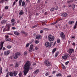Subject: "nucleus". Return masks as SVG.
I'll list each match as a JSON object with an SVG mask.
<instances>
[{
  "label": "nucleus",
  "mask_w": 77,
  "mask_h": 77,
  "mask_svg": "<svg viewBox=\"0 0 77 77\" xmlns=\"http://www.w3.org/2000/svg\"><path fill=\"white\" fill-rule=\"evenodd\" d=\"M30 65H31V63L29 61H27L24 65L23 73L25 75H26L29 72V68H30Z\"/></svg>",
  "instance_id": "nucleus-1"
},
{
  "label": "nucleus",
  "mask_w": 77,
  "mask_h": 77,
  "mask_svg": "<svg viewBox=\"0 0 77 77\" xmlns=\"http://www.w3.org/2000/svg\"><path fill=\"white\" fill-rule=\"evenodd\" d=\"M10 27H11V24L8 25V24L7 23L5 27L3 29V31L4 32H5V31H9Z\"/></svg>",
  "instance_id": "nucleus-2"
},
{
  "label": "nucleus",
  "mask_w": 77,
  "mask_h": 77,
  "mask_svg": "<svg viewBox=\"0 0 77 77\" xmlns=\"http://www.w3.org/2000/svg\"><path fill=\"white\" fill-rule=\"evenodd\" d=\"M48 38L49 41H53L54 40V36L50 35L48 36Z\"/></svg>",
  "instance_id": "nucleus-3"
},
{
  "label": "nucleus",
  "mask_w": 77,
  "mask_h": 77,
  "mask_svg": "<svg viewBox=\"0 0 77 77\" xmlns=\"http://www.w3.org/2000/svg\"><path fill=\"white\" fill-rule=\"evenodd\" d=\"M21 54V53L20 52H17L14 54V55L13 56V58L14 59H16L18 57V56H20Z\"/></svg>",
  "instance_id": "nucleus-4"
},
{
  "label": "nucleus",
  "mask_w": 77,
  "mask_h": 77,
  "mask_svg": "<svg viewBox=\"0 0 77 77\" xmlns=\"http://www.w3.org/2000/svg\"><path fill=\"white\" fill-rule=\"evenodd\" d=\"M69 56V55L68 54H64V56L62 57V58L64 59V60H66L68 59Z\"/></svg>",
  "instance_id": "nucleus-5"
},
{
  "label": "nucleus",
  "mask_w": 77,
  "mask_h": 77,
  "mask_svg": "<svg viewBox=\"0 0 77 77\" xmlns=\"http://www.w3.org/2000/svg\"><path fill=\"white\" fill-rule=\"evenodd\" d=\"M45 64L47 66H50L51 65V64L48 60H46L45 61Z\"/></svg>",
  "instance_id": "nucleus-6"
},
{
  "label": "nucleus",
  "mask_w": 77,
  "mask_h": 77,
  "mask_svg": "<svg viewBox=\"0 0 77 77\" xmlns=\"http://www.w3.org/2000/svg\"><path fill=\"white\" fill-rule=\"evenodd\" d=\"M45 45L46 47H51V44L48 42H46Z\"/></svg>",
  "instance_id": "nucleus-7"
},
{
  "label": "nucleus",
  "mask_w": 77,
  "mask_h": 77,
  "mask_svg": "<svg viewBox=\"0 0 77 77\" xmlns=\"http://www.w3.org/2000/svg\"><path fill=\"white\" fill-rule=\"evenodd\" d=\"M60 36L62 39H65V34L63 32H61L60 34Z\"/></svg>",
  "instance_id": "nucleus-8"
},
{
  "label": "nucleus",
  "mask_w": 77,
  "mask_h": 77,
  "mask_svg": "<svg viewBox=\"0 0 77 77\" xmlns=\"http://www.w3.org/2000/svg\"><path fill=\"white\" fill-rule=\"evenodd\" d=\"M61 15L62 17H67V16H68V14H67V13H63L61 14Z\"/></svg>",
  "instance_id": "nucleus-9"
},
{
  "label": "nucleus",
  "mask_w": 77,
  "mask_h": 77,
  "mask_svg": "<svg viewBox=\"0 0 77 77\" xmlns=\"http://www.w3.org/2000/svg\"><path fill=\"white\" fill-rule=\"evenodd\" d=\"M74 52V50L72 49H69V53H73Z\"/></svg>",
  "instance_id": "nucleus-10"
},
{
  "label": "nucleus",
  "mask_w": 77,
  "mask_h": 77,
  "mask_svg": "<svg viewBox=\"0 0 77 77\" xmlns=\"http://www.w3.org/2000/svg\"><path fill=\"white\" fill-rule=\"evenodd\" d=\"M9 53L10 52L9 51H5L4 54L5 55V56H8V55L9 54Z\"/></svg>",
  "instance_id": "nucleus-11"
},
{
  "label": "nucleus",
  "mask_w": 77,
  "mask_h": 77,
  "mask_svg": "<svg viewBox=\"0 0 77 77\" xmlns=\"http://www.w3.org/2000/svg\"><path fill=\"white\" fill-rule=\"evenodd\" d=\"M35 37L37 39L39 40L41 39V35H37Z\"/></svg>",
  "instance_id": "nucleus-12"
},
{
  "label": "nucleus",
  "mask_w": 77,
  "mask_h": 77,
  "mask_svg": "<svg viewBox=\"0 0 77 77\" xmlns=\"http://www.w3.org/2000/svg\"><path fill=\"white\" fill-rule=\"evenodd\" d=\"M3 44H4V42H2L1 43L0 47L1 48H0V50L2 49V48H3Z\"/></svg>",
  "instance_id": "nucleus-13"
},
{
  "label": "nucleus",
  "mask_w": 77,
  "mask_h": 77,
  "mask_svg": "<svg viewBox=\"0 0 77 77\" xmlns=\"http://www.w3.org/2000/svg\"><path fill=\"white\" fill-rule=\"evenodd\" d=\"M5 37L6 38V41H10L11 39L10 38H8V37H9L8 35H5Z\"/></svg>",
  "instance_id": "nucleus-14"
},
{
  "label": "nucleus",
  "mask_w": 77,
  "mask_h": 77,
  "mask_svg": "<svg viewBox=\"0 0 77 77\" xmlns=\"http://www.w3.org/2000/svg\"><path fill=\"white\" fill-rule=\"evenodd\" d=\"M6 21L5 20H4L1 21V24H6Z\"/></svg>",
  "instance_id": "nucleus-15"
},
{
  "label": "nucleus",
  "mask_w": 77,
  "mask_h": 77,
  "mask_svg": "<svg viewBox=\"0 0 77 77\" xmlns=\"http://www.w3.org/2000/svg\"><path fill=\"white\" fill-rule=\"evenodd\" d=\"M14 33L15 35H16V36H18L20 35V33L17 32V31H14Z\"/></svg>",
  "instance_id": "nucleus-16"
},
{
  "label": "nucleus",
  "mask_w": 77,
  "mask_h": 77,
  "mask_svg": "<svg viewBox=\"0 0 77 77\" xmlns=\"http://www.w3.org/2000/svg\"><path fill=\"white\" fill-rule=\"evenodd\" d=\"M39 72V69H37L34 72V74H38Z\"/></svg>",
  "instance_id": "nucleus-17"
},
{
  "label": "nucleus",
  "mask_w": 77,
  "mask_h": 77,
  "mask_svg": "<svg viewBox=\"0 0 77 77\" xmlns=\"http://www.w3.org/2000/svg\"><path fill=\"white\" fill-rule=\"evenodd\" d=\"M8 0H1L0 2V3H3V2H8Z\"/></svg>",
  "instance_id": "nucleus-18"
},
{
  "label": "nucleus",
  "mask_w": 77,
  "mask_h": 77,
  "mask_svg": "<svg viewBox=\"0 0 77 77\" xmlns=\"http://www.w3.org/2000/svg\"><path fill=\"white\" fill-rule=\"evenodd\" d=\"M24 14V12H23V10H21L19 13V15H22Z\"/></svg>",
  "instance_id": "nucleus-19"
},
{
  "label": "nucleus",
  "mask_w": 77,
  "mask_h": 77,
  "mask_svg": "<svg viewBox=\"0 0 77 77\" xmlns=\"http://www.w3.org/2000/svg\"><path fill=\"white\" fill-rule=\"evenodd\" d=\"M74 1H73V0H71L70 1H67V3L69 4V3H72Z\"/></svg>",
  "instance_id": "nucleus-20"
},
{
  "label": "nucleus",
  "mask_w": 77,
  "mask_h": 77,
  "mask_svg": "<svg viewBox=\"0 0 77 77\" xmlns=\"http://www.w3.org/2000/svg\"><path fill=\"white\" fill-rule=\"evenodd\" d=\"M22 0H20L19 2V4L20 6H21V3H22Z\"/></svg>",
  "instance_id": "nucleus-21"
},
{
  "label": "nucleus",
  "mask_w": 77,
  "mask_h": 77,
  "mask_svg": "<svg viewBox=\"0 0 77 77\" xmlns=\"http://www.w3.org/2000/svg\"><path fill=\"white\" fill-rule=\"evenodd\" d=\"M62 75L61 73H58L56 74V76L57 77H59L60 76H62Z\"/></svg>",
  "instance_id": "nucleus-22"
},
{
  "label": "nucleus",
  "mask_w": 77,
  "mask_h": 77,
  "mask_svg": "<svg viewBox=\"0 0 77 77\" xmlns=\"http://www.w3.org/2000/svg\"><path fill=\"white\" fill-rule=\"evenodd\" d=\"M13 73L14 74V76H16V75H17V72H15V71H13Z\"/></svg>",
  "instance_id": "nucleus-23"
},
{
  "label": "nucleus",
  "mask_w": 77,
  "mask_h": 77,
  "mask_svg": "<svg viewBox=\"0 0 77 77\" xmlns=\"http://www.w3.org/2000/svg\"><path fill=\"white\" fill-rule=\"evenodd\" d=\"M9 75L11 77H12L13 76V73L12 72H10L9 73Z\"/></svg>",
  "instance_id": "nucleus-24"
},
{
  "label": "nucleus",
  "mask_w": 77,
  "mask_h": 77,
  "mask_svg": "<svg viewBox=\"0 0 77 77\" xmlns=\"http://www.w3.org/2000/svg\"><path fill=\"white\" fill-rule=\"evenodd\" d=\"M74 21H71L69 22V24H74Z\"/></svg>",
  "instance_id": "nucleus-25"
},
{
  "label": "nucleus",
  "mask_w": 77,
  "mask_h": 77,
  "mask_svg": "<svg viewBox=\"0 0 77 77\" xmlns=\"http://www.w3.org/2000/svg\"><path fill=\"white\" fill-rule=\"evenodd\" d=\"M22 6H25V2H24L23 1L22 2Z\"/></svg>",
  "instance_id": "nucleus-26"
},
{
  "label": "nucleus",
  "mask_w": 77,
  "mask_h": 77,
  "mask_svg": "<svg viewBox=\"0 0 77 77\" xmlns=\"http://www.w3.org/2000/svg\"><path fill=\"white\" fill-rule=\"evenodd\" d=\"M29 48L31 49H32V48H33V45H31L30 46Z\"/></svg>",
  "instance_id": "nucleus-27"
},
{
  "label": "nucleus",
  "mask_w": 77,
  "mask_h": 77,
  "mask_svg": "<svg viewBox=\"0 0 77 77\" xmlns=\"http://www.w3.org/2000/svg\"><path fill=\"white\" fill-rule=\"evenodd\" d=\"M2 67H0V74L2 73Z\"/></svg>",
  "instance_id": "nucleus-28"
},
{
  "label": "nucleus",
  "mask_w": 77,
  "mask_h": 77,
  "mask_svg": "<svg viewBox=\"0 0 77 77\" xmlns=\"http://www.w3.org/2000/svg\"><path fill=\"white\" fill-rule=\"evenodd\" d=\"M11 23H15V19H12L11 20Z\"/></svg>",
  "instance_id": "nucleus-29"
},
{
  "label": "nucleus",
  "mask_w": 77,
  "mask_h": 77,
  "mask_svg": "<svg viewBox=\"0 0 77 77\" xmlns=\"http://www.w3.org/2000/svg\"><path fill=\"white\" fill-rule=\"evenodd\" d=\"M54 11V8H52L50 10V11H51V12H53Z\"/></svg>",
  "instance_id": "nucleus-30"
},
{
  "label": "nucleus",
  "mask_w": 77,
  "mask_h": 77,
  "mask_svg": "<svg viewBox=\"0 0 77 77\" xmlns=\"http://www.w3.org/2000/svg\"><path fill=\"white\" fill-rule=\"evenodd\" d=\"M62 68L63 69H65L66 68L65 66L63 65V64L62 65Z\"/></svg>",
  "instance_id": "nucleus-31"
},
{
  "label": "nucleus",
  "mask_w": 77,
  "mask_h": 77,
  "mask_svg": "<svg viewBox=\"0 0 77 77\" xmlns=\"http://www.w3.org/2000/svg\"><path fill=\"white\" fill-rule=\"evenodd\" d=\"M35 44H38V43H39V41L38 40H35Z\"/></svg>",
  "instance_id": "nucleus-32"
},
{
  "label": "nucleus",
  "mask_w": 77,
  "mask_h": 77,
  "mask_svg": "<svg viewBox=\"0 0 77 77\" xmlns=\"http://www.w3.org/2000/svg\"><path fill=\"white\" fill-rule=\"evenodd\" d=\"M56 48H54L53 50L52 53H54V52H55V51H56Z\"/></svg>",
  "instance_id": "nucleus-33"
},
{
  "label": "nucleus",
  "mask_w": 77,
  "mask_h": 77,
  "mask_svg": "<svg viewBox=\"0 0 77 77\" xmlns=\"http://www.w3.org/2000/svg\"><path fill=\"white\" fill-rule=\"evenodd\" d=\"M77 23H75L73 29H76V26H77Z\"/></svg>",
  "instance_id": "nucleus-34"
},
{
  "label": "nucleus",
  "mask_w": 77,
  "mask_h": 77,
  "mask_svg": "<svg viewBox=\"0 0 77 77\" xmlns=\"http://www.w3.org/2000/svg\"><path fill=\"white\" fill-rule=\"evenodd\" d=\"M7 47L8 48L10 49V48H11V47H12V46H11L10 45H8L7 46Z\"/></svg>",
  "instance_id": "nucleus-35"
},
{
  "label": "nucleus",
  "mask_w": 77,
  "mask_h": 77,
  "mask_svg": "<svg viewBox=\"0 0 77 77\" xmlns=\"http://www.w3.org/2000/svg\"><path fill=\"white\" fill-rule=\"evenodd\" d=\"M24 55L25 56H26V55H27V51H25L24 52Z\"/></svg>",
  "instance_id": "nucleus-36"
},
{
  "label": "nucleus",
  "mask_w": 77,
  "mask_h": 77,
  "mask_svg": "<svg viewBox=\"0 0 77 77\" xmlns=\"http://www.w3.org/2000/svg\"><path fill=\"white\" fill-rule=\"evenodd\" d=\"M75 5H72V8L73 9H74V8H75Z\"/></svg>",
  "instance_id": "nucleus-37"
},
{
  "label": "nucleus",
  "mask_w": 77,
  "mask_h": 77,
  "mask_svg": "<svg viewBox=\"0 0 77 77\" xmlns=\"http://www.w3.org/2000/svg\"><path fill=\"white\" fill-rule=\"evenodd\" d=\"M29 45H30V44H29V43L27 44L26 45V47H29Z\"/></svg>",
  "instance_id": "nucleus-38"
},
{
  "label": "nucleus",
  "mask_w": 77,
  "mask_h": 77,
  "mask_svg": "<svg viewBox=\"0 0 77 77\" xmlns=\"http://www.w3.org/2000/svg\"><path fill=\"white\" fill-rule=\"evenodd\" d=\"M40 33H42L44 32V31L43 30H41L40 32Z\"/></svg>",
  "instance_id": "nucleus-39"
},
{
  "label": "nucleus",
  "mask_w": 77,
  "mask_h": 77,
  "mask_svg": "<svg viewBox=\"0 0 77 77\" xmlns=\"http://www.w3.org/2000/svg\"><path fill=\"white\" fill-rule=\"evenodd\" d=\"M57 23V22L56 21L55 22L52 23V24H53V25H54V24H56V23Z\"/></svg>",
  "instance_id": "nucleus-40"
},
{
  "label": "nucleus",
  "mask_w": 77,
  "mask_h": 77,
  "mask_svg": "<svg viewBox=\"0 0 77 77\" xmlns=\"http://www.w3.org/2000/svg\"><path fill=\"white\" fill-rule=\"evenodd\" d=\"M13 57H14V56H11L10 57V59H13Z\"/></svg>",
  "instance_id": "nucleus-41"
},
{
  "label": "nucleus",
  "mask_w": 77,
  "mask_h": 77,
  "mask_svg": "<svg viewBox=\"0 0 77 77\" xmlns=\"http://www.w3.org/2000/svg\"><path fill=\"white\" fill-rule=\"evenodd\" d=\"M15 66L16 67H18V64L17 63L15 65Z\"/></svg>",
  "instance_id": "nucleus-42"
},
{
  "label": "nucleus",
  "mask_w": 77,
  "mask_h": 77,
  "mask_svg": "<svg viewBox=\"0 0 77 77\" xmlns=\"http://www.w3.org/2000/svg\"><path fill=\"white\" fill-rule=\"evenodd\" d=\"M21 32L22 33H25V32L23 30H22L21 31Z\"/></svg>",
  "instance_id": "nucleus-43"
},
{
  "label": "nucleus",
  "mask_w": 77,
  "mask_h": 77,
  "mask_svg": "<svg viewBox=\"0 0 77 77\" xmlns=\"http://www.w3.org/2000/svg\"><path fill=\"white\" fill-rule=\"evenodd\" d=\"M21 75H22V73H21V72H20L19 74V76L21 77Z\"/></svg>",
  "instance_id": "nucleus-44"
},
{
  "label": "nucleus",
  "mask_w": 77,
  "mask_h": 77,
  "mask_svg": "<svg viewBox=\"0 0 77 77\" xmlns=\"http://www.w3.org/2000/svg\"><path fill=\"white\" fill-rule=\"evenodd\" d=\"M57 42L58 43H60V39L57 40Z\"/></svg>",
  "instance_id": "nucleus-45"
},
{
  "label": "nucleus",
  "mask_w": 77,
  "mask_h": 77,
  "mask_svg": "<svg viewBox=\"0 0 77 77\" xmlns=\"http://www.w3.org/2000/svg\"><path fill=\"white\" fill-rule=\"evenodd\" d=\"M37 27V25H35V26H32V28H35V27Z\"/></svg>",
  "instance_id": "nucleus-46"
},
{
  "label": "nucleus",
  "mask_w": 77,
  "mask_h": 77,
  "mask_svg": "<svg viewBox=\"0 0 77 77\" xmlns=\"http://www.w3.org/2000/svg\"><path fill=\"white\" fill-rule=\"evenodd\" d=\"M11 25L12 26H14V25H15V22H13L12 23Z\"/></svg>",
  "instance_id": "nucleus-47"
},
{
  "label": "nucleus",
  "mask_w": 77,
  "mask_h": 77,
  "mask_svg": "<svg viewBox=\"0 0 77 77\" xmlns=\"http://www.w3.org/2000/svg\"><path fill=\"white\" fill-rule=\"evenodd\" d=\"M12 29H13V30H15V29H16V28H15V27H12Z\"/></svg>",
  "instance_id": "nucleus-48"
},
{
  "label": "nucleus",
  "mask_w": 77,
  "mask_h": 77,
  "mask_svg": "<svg viewBox=\"0 0 77 77\" xmlns=\"http://www.w3.org/2000/svg\"><path fill=\"white\" fill-rule=\"evenodd\" d=\"M35 49L36 50H38V46H36L35 48Z\"/></svg>",
  "instance_id": "nucleus-49"
},
{
  "label": "nucleus",
  "mask_w": 77,
  "mask_h": 77,
  "mask_svg": "<svg viewBox=\"0 0 77 77\" xmlns=\"http://www.w3.org/2000/svg\"><path fill=\"white\" fill-rule=\"evenodd\" d=\"M45 75L46 76H47L48 75V72H46L45 74Z\"/></svg>",
  "instance_id": "nucleus-50"
},
{
  "label": "nucleus",
  "mask_w": 77,
  "mask_h": 77,
  "mask_svg": "<svg viewBox=\"0 0 77 77\" xmlns=\"http://www.w3.org/2000/svg\"><path fill=\"white\" fill-rule=\"evenodd\" d=\"M32 49H30L29 48V52L30 53V52H32Z\"/></svg>",
  "instance_id": "nucleus-51"
},
{
  "label": "nucleus",
  "mask_w": 77,
  "mask_h": 77,
  "mask_svg": "<svg viewBox=\"0 0 77 77\" xmlns=\"http://www.w3.org/2000/svg\"><path fill=\"white\" fill-rule=\"evenodd\" d=\"M69 63V62H67L66 63V65H67Z\"/></svg>",
  "instance_id": "nucleus-52"
},
{
  "label": "nucleus",
  "mask_w": 77,
  "mask_h": 77,
  "mask_svg": "<svg viewBox=\"0 0 77 77\" xmlns=\"http://www.w3.org/2000/svg\"><path fill=\"white\" fill-rule=\"evenodd\" d=\"M9 76V72H8L7 74L6 77H8V76Z\"/></svg>",
  "instance_id": "nucleus-53"
},
{
  "label": "nucleus",
  "mask_w": 77,
  "mask_h": 77,
  "mask_svg": "<svg viewBox=\"0 0 77 77\" xmlns=\"http://www.w3.org/2000/svg\"><path fill=\"white\" fill-rule=\"evenodd\" d=\"M5 9H8V7L6 6L5 7Z\"/></svg>",
  "instance_id": "nucleus-54"
},
{
  "label": "nucleus",
  "mask_w": 77,
  "mask_h": 77,
  "mask_svg": "<svg viewBox=\"0 0 77 77\" xmlns=\"http://www.w3.org/2000/svg\"><path fill=\"white\" fill-rule=\"evenodd\" d=\"M33 65H36V63H33Z\"/></svg>",
  "instance_id": "nucleus-55"
},
{
  "label": "nucleus",
  "mask_w": 77,
  "mask_h": 77,
  "mask_svg": "<svg viewBox=\"0 0 77 77\" xmlns=\"http://www.w3.org/2000/svg\"><path fill=\"white\" fill-rule=\"evenodd\" d=\"M26 1L27 3H29V2H30V1H29V0H26Z\"/></svg>",
  "instance_id": "nucleus-56"
},
{
  "label": "nucleus",
  "mask_w": 77,
  "mask_h": 77,
  "mask_svg": "<svg viewBox=\"0 0 77 77\" xmlns=\"http://www.w3.org/2000/svg\"><path fill=\"white\" fill-rule=\"evenodd\" d=\"M15 3H16V2H14L13 3V6H14V5H15Z\"/></svg>",
  "instance_id": "nucleus-57"
},
{
  "label": "nucleus",
  "mask_w": 77,
  "mask_h": 77,
  "mask_svg": "<svg viewBox=\"0 0 77 77\" xmlns=\"http://www.w3.org/2000/svg\"><path fill=\"white\" fill-rule=\"evenodd\" d=\"M41 2V0H38V2H37V3H40Z\"/></svg>",
  "instance_id": "nucleus-58"
},
{
  "label": "nucleus",
  "mask_w": 77,
  "mask_h": 77,
  "mask_svg": "<svg viewBox=\"0 0 77 77\" xmlns=\"http://www.w3.org/2000/svg\"><path fill=\"white\" fill-rule=\"evenodd\" d=\"M3 50H6V48H5L4 47L2 49Z\"/></svg>",
  "instance_id": "nucleus-59"
},
{
  "label": "nucleus",
  "mask_w": 77,
  "mask_h": 77,
  "mask_svg": "<svg viewBox=\"0 0 77 77\" xmlns=\"http://www.w3.org/2000/svg\"><path fill=\"white\" fill-rule=\"evenodd\" d=\"M25 36H27V33H26V32H25V33H24Z\"/></svg>",
  "instance_id": "nucleus-60"
},
{
  "label": "nucleus",
  "mask_w": 77,
  "mask_h": 77,
  "mask_svg": "<svg viewBox=\"0 0 77 77\" xmlns=\"http://www.w3.org/2000/svg\"><path fill=\"white\" fill-rule=\"evenodd\" d=\"M55 10H57L58 9V7H57V8H55Z\"/></svg>",
  "instance_id": "nucleus-61"
},
{
  "label": "nucleus",
  "mask_w": 77,
  "mask_h": 77,
  "mask_svg": "<svg viewBox=\"0 0 77 77\" xmlns=\"http://www.w3.org/2000/svg\"><path fill=\"white\" fill-rule=\"evenodd\" d=\"M68 6L69 7H70V8H71L72 7V6L71 5H69Z\"/></svg>",
  "instance_id": "nucleus-62"
},
{
  "label": "nucleus",
  "mask_w": 77,
  "mask_h": 77,
  "mask_svg": "<svg viewBox=\"0 0 77 77\" xmlns=\"http://www.w3.org/2000/svg\"><path fill=\"white\" fill-rule=\"evenodd\" d=\"M75 45V44L74 43H72V45Z\"/></svg>",
  "instance_id": "nucleus-63"
},
{
  "label": "nucleus",
  "mask_w": 77,
  "mask_h": 77,
  "mask_svg": "<svg viewBox=\"0 0 77 77\" xmlns=\"http://www.w3.org/2000/svg\"><path fill=\"white\" fill-rule=\"evenodd\" d=\"M57 54H55V57H57Z\"/></svg>",
  "instance_id": "nucleus-64"
}]
</instances>
